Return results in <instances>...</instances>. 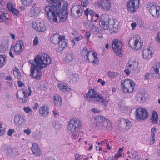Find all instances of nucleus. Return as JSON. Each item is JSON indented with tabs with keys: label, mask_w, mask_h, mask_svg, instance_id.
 <instances>
[{
	"label": "nucleus",
	"mask_w": 160,
	"mask_h": 160,
	"mask_svg": "<svg viewBox=\"0 0 160 160\" xmlns=\"http://www.w3.org/2000/svg\"><path fill=\"white\" fill-rule=\"evenodd\" d=\"M51 4L54 3L51 6L45 7V10L47 14V17L49 20L52 19L55 22H63L66 21L68 16V5L64 4L61 9V3L62 0H46Z\"/></svg>",
	"instance_id": "1"
},
{
	"label": "nucleus",
	"mask_w": 160,
	"mask_h": 160,
	"mask_svg": "<svg viewBox=\"0 0 160 160\" xmlns=\"http://www.w3.org/2000/svg\"><path fill=\"white\" fill-rule=\"evenodd\" d=\"M50 57L44 52H41L35 57L33 60H30V76L34 79L40 80L42 75L41 70L47 67L51 62Z\"/></svg>",
	"instance_id": "2"
},
{
	"label": "nucleus",
	"mask_w": 160,
	"mask_h": 160,
	"mask_svg": "<svg viewBox=\"0 0 160 160\" xmlns=\"http://www.w3.org/2000/svg\"><path fill=\"white\" fill-rule=\"evenodd\" d=\"M86 97L88 102H93L98 103H102L105 106H107L108 102V100H107L102 95L92 89L89 90L86 95Z\"/></svg>",
	"instance_id": "3"
},
{
	"label": "nucleus",
	"mask_w": 160,
	"mask_h": 160,
	"mask_svg": "<svg viewBox=\"0 0 160 160\" xmlns=\"http://www.w3.org/2000/svg\"><path fill=\"white\" fill-rule=\"evenodd\" d=\"M135 84L130 79H126L121 81L122 89L125 93L131 92L134 90Z\"/></svg>",
	"instance_id": "4"
},
{
	"label": "nucleus",
	"mask_w": 160,
	"mask_h": 160,
	"mask_svg": "<svg viewBox=\"0 0 160 160\" xmlns=\"http://www.w3.org/2000/svg\"><path fill=\"white\" fill-rule=\"evenodd\" d=\"M113 19H109L106 15L102 14L101 16V19L99 22V24L103 29L108 30L111 28V25L113 24Z\"/></svg>",
	"instance_id": "5"
},
{
	"label": "nucleus",
	"mask_w": 160,
	"mask_h": 160,
	"mask_svg": "<svg viewBox=\"0 0 160 160\" xmlns=\"http://www.w3.org/2000/svg\"><path fill=\"white\" fill-rule=\"evenodd\" d=\"M146 7L153 17L158 18L160 16L159 7L156 3L154 2L148 3L146 4Z\"/></svg>",
	"instance_id": "6"
},
{
	"label": "nucleus",
	"mask_w": 160,
	"mask_h": 160,
	"mask_svg": "<svg viewBox=\"0 0 160 160\" xmlns=\"http://www.w3.org/2000/svg\"><path fill=\"white\" fill-rule=\"evenodd\" d=\"M29 91L27 94V90L21 89L18 90L17 93V98L20 99V101L23 103L26 102L28 99V96H30L32 91L30 87L28 88Z\"/></svg>",
	"instance_id": "7"
},
{
	"label": "nucleus",
	"mask_w": 160,
	"mask_h": 160,
	"mask_svg": "<svg viewBox=\"0 0 160 160\" xmlns=\"http://www.w3.org/2000/svg\"><path fill=\"white\" fill-rule=\"evenodd\" d=\"M139 0H131L127 3V7L128 11L132 13L136 12L139 7Z\"/></svg>",
	"instance_id": "8"
},
{
	"label": "nucleus",
	"mask_w": 160,
	"mask_h": 160,
	"mask_svg": "<svg viewBox=\"0 0 160 160\" xmlns=\"http://www.w3.org/2000/svg\"><path fill=\"white\" fill-rule=\"evenodd\" d=\"M82 125L80 121H70L68 127V129L73 134L74 132H78Z\"/></svg>",
	"instance_id": "9"
},
{
	"label": "nucleus",
	"mask_w": 160,
	"mask_h": 160,
	"mask_svg": "<svg viewBox=\"0 0 160 160\" xmlns=\"http://www.w3.org/2000/svg\"><path fill=\"white\" fill-rule=\"evenodd\" d=\"M140 40L139 38H137L136 37H132L130 38L128 44L133 49L138 50L142 47L143 43Z\"/></svg>",
	"instance_id": "10"
},
{
	"label": "nucleus",
	"mask_w": 160,
	"mask_h": 160,
	"mask_svg": "<svg viewBox=\"0 0 160 160\" xmlns=\"http://www.w3.org/2000/svg\"><path fill=\"white\" fill-rule=\"evenodd\" d=\"M136 119L137 120H144L148 117V111L143 108H138L136 110Z\"/></svg>",
	"instance_id": "11"
},
{
	"label": "nucleus",
	"mask_w": 160,
	"mask_h": 160,
	"mask_svg": "<svg viewBox=\"0 0 160 160\" xmlns=\"http://www.w3.org/2000/svg\"><path fill=\"white\" fill-rule=\"evenodd\" d=\"M122 45L121 41L117 39L114 40L112 43V47L113 51L116 53L117 55L121 54Z\"/></svg>",
	"instance_id": "12"
},
{
	"label": "nucleus",
	"mask_w": 160,
	"mask_h": 160,
	"mask_svg": "<svg viewBox=\"0 0 160 160\" xmlns=\"http://www.w3.org/2000/svg\"><path fill=\"white\" fill-rule=\"evenodd\" d=\"M41 10L39 7L36 5V4L34 3L30 12V15L32 18L37 17L40 12Z\"/></svg>",
	"instance_id": "13"
},
{
	"label": "nucleus",
	"mask_w": 160,
	"mask_h": 160,
	"mask_svg": "<svg viewBox=\"0 0 160 160\" xmlns=\"http://www.w3.org/2000/svg\"><path fill=\"white\" fill-rule=\"evenodd\" d=\"M97 3L99 6L105 10H108L111 8V4L108 0H100L98 1Z\"/></svg>",
	"instance_id": "14"
},
{
	"label": "nucleus",
	"mask_w": 160,
	"mask_h": 160,
	"mask_svg": "<svg viewBox=\"0 0 160 160\" xmlns=\"http://www.w3.org/2000/svg\"><path fill=\"white\" fill-rule=\"evenodd\" d=\"M6 155L8 157H12L17 156L18 154V150L10 146H8L4 150Z\"/></svg>",
	"instance_id": "15"
},
{
	"label": "nucleus",
	"mask_w": 160,
	"mask_h": 160,
	"mask_svg": "<svg viewBox=\"0 0 160 160\" xmlns=\"http://www.w3.org/2000/svg\"><path fill=\"white\" fill-rule=\"evenodd\" d=\"M32 153L36 156H39L42 155V152L39 145L36 143L32 144L31 148Z\"/></svg>",
	"instance_id": "16"
},
{
	"label": "nucleus",
	"mask_w": 160,
	"mask_h": 160,
	"mask_svg": "<svg viewBox=\"0 0 160 160\" xmlns=\"http://www.w3.org/2000/svg\"><path fill=\"white\" fill-rule=\"evenodd\" d=\"M152 50V48H147L143 49L142 51L143 58L146 59L151 58L153 52Z\"/></svg>",
	"instance_id": "17"
},
{
	"label": "nucleus",
	"mask_w": 160,
	"mask_h": 160,
	"mask_svg": "<svg viewBox=\"0 0 160 160\" xmlns=\"http://www.w3.org/2000/svg\"><path fill=\"white\" fill-rule=\"evenodd\" d=\"M24 47L23 42L22 41H18L14 47V50L16 54H19L22 51Z\"/></svg>",
	"instance_id": "18"
},
{
	"label": "nucleus",
	"mask_w": 160,
	"mask_h": 160,
	"mask_svg": "<svg viewBox=\"0 0 160 160\" xmlns=\"http://www.w3.org/2000/svg\"><path fill=\"white\" fill-rule=\"evenodd\" d=\"M40 114L43 117L47 116L49 113V108L46 105L41 106L39 110Z\"/></svg>",
	"instance_id": "19"
},
{
	"label": "nucleus",
	"mask_w": 160,
	"mask_h": 160,
	"mask_svg": "<svg viewBox=\"0 0 160 160\" xmlns=\"http://www.w3.org/2000/svg\"><path fill=\"white\" fill-rule=\"evenodd\" d=\"M139 63L138 62L134 60H131L128 61L127 66L131 68L133 70H139V68L138 67Z\"/></svg>",
	"instance_id": "20"
},
{
	"label": "nucleus",
	"mask_w": 160,
	"mask_h": 160,
	"mask_svg": "<svg viewBox=\"0 0 160 160\" xmlns=\"http://www.w3.org/2000/svg\"><path fill=\"white\" fill-rule=\"evenodd\" d=\"M32 26L34 29H36L39 32H44L46 29V27L45 26L41 23L37 24L36 23H35L32 24Z\"/></svg>",
	"instance_id": "21"
},
{
	"label": "nucleus",
	"mask_w": 160,
	"mask_h": 160,
	"mask_svg": "<svg viewBox=\"0 0 160 160\" xmlns=\"http://www.w3.org/2000/svg\"><path fill=\"white\" fill-rule=\"evenodd\" d=\"M61 36L58 33H54L51 35L50 39L53 43L56 44H58L60 41Z\"/></svg>",
	"instance_id": "22"
},
{
	"label": "nucleus",
	"mask_w": 160,
	"mask_h": 160,
	"mask_svg": "<svg viewBox=\"0 0 160 160\" xmlns=\"http://www.w3.org/2000/svg\"><path fill=\"white\" fill-rule=\"evenodd\" d=\"M62 102V98L59 95L56 94L54 96V103L55 106L59 107Z\"/></svg>",
	"instance_id": "23"
},
{
	"label": "nucleus",
	"mask_w": 160,
	"mask_h": 160,
	"mask_svg": "<svg viewBox=\"0 0 160 160\" xmlns=\"http://www.w3.org/2000/svg\"><path fill=\"white\" fill-rule=\"evenodd\" d=\"M84 14L87 16V18L88 20L93 21V18L95 15V12L92 10H90L88 8L85 11Z\"/></svg>",
	"instance_id": "24"
},
{
	"label": "nucleus",
	"mask_w": 160,
	"mask_h": 160,
	"mask_svg": "<svg viewBox=\"0 0 160 160\" xmlns=\"http://www.w3.org/2000/svg\"><path fill=\"white\" fill-rule=\"evenodd\" d=\"M74 58L73 53L71 52H69L66 54L64 60L66 62H69L72 61Z\"/></svg>",
	"instance_id": "25"
},
{
	"label": "nucleus",
	"mask_w": 160,
	"mask_h": 160,
	"mask_svg": "<svg viewBox=\"0 0 160 160\" xmlns=\"http://www.w3.org/2000/svg\"><path fill=\"white\" fill-rule=\"evenodd\" d=\"M65 41L64 36H62L61 38L60 39V41H59V42L58 44L59 48H61L62 50H63L67 46V43Z\"/></svg>",
	"instance_id": "26"
},
{
	"label": "nucleus",
	"mask_w": 160,
	"mask_h": 160,
	"mask_svg": "<svg viewBox=\"0 0 160 160\" xmlns=\"http://www.w3.org/2000/svg\"><path fill=\"white\" fill-rule=\"evenodd\" d=\"M58 87L59 89L63 92L69 91L71 90V88L68 86L62 83H59L58 84Z\"/></svg>",
	"instance_id": "27"
},
{
	"label": "nucleus",
	"mask_w": 160,
	"mask_h": 160,
	"mask_svg": "<svg viewBox=\"0 0 160 160\" xmlns=\"http://www.w3.org/2000/svg\"><path fill=\"white\" fill-rule=\"evenodd\" d=\"M113 24L111 25L112 27H111V28H110V29H113L114 32H117L120 28L119 22L116 20H114V19H113Z\"/></svg>",
	"instance_id": "28"
},
{
	"label": "nucleus",
	"mask_w": 160,
	"mask_h": 160,
	"mask_svg": "<svg viewBox=\"0 0 160 160\" xmlns=\"http://www.w3.org/2000/svg\"><path fill=\"white\" fill-rule=\"evenodd\" d=\"M153 69L155 74H158L160 77V63L156 62L153 67Z\"/></svg>",
	"instance_id": "29"
},
{
	"label": "nucleus",
	"mask_w": 160,
	"mask_h": 160,
	"mask_svg": "<svg viewBox=\"0 0 160 160\" xmlns=\"http://www.w3.org/2000/svg\"><path fill=\"white\" fill-rule=\"evenodd\" d=\"M156 128H153L151 130V137L150 138V144H153L155 141V132H156Z\"/></svg>",
	"instance_id": "30"
},
{
	"label": "nucleus",
	"mask_w": 160,
	"mask_h": 160,
	"mask_svg": "<svg viewBox=\"0 0 160 160\" xmlns=\"http://www.w3.org/2000/svg\"><path fill=\"white\" fill-rule=\"evenodd\" d=\"M21 4L24 6H31L33 2V0H20Z\"/></svg>",
	"instance_id": "31"
},
{
	"label": "nucleus",
	"mask_w": 160,
	"mask_h": 160,
	"mask_svg": "<svg viewBox=\"0 0 160 160\" xmlns=\"http://www.w3.org/2000/svg\"><path fill=\"white\" fill-rule=\"evenodd\" d=\"M13 73L15 77L18 79H21V75L18 69L14 68L13 69Z\"/></svg>",
	"instance_id": "32"
},
{
	"label": "nucleus",
	"mask_w": 160,
	"mask_h": 160,
	"mask_svg": "<svg viewBox=\"0 0 160 160\" xmlns=\"http://www.w3.org/2000/svg\"><path fill=\"white\" fill-rule=\"evenodd\" d=\"M131 154L134 160H139L140 159V157L138 152L135 150H133L131 152Z\"/></svg>",
	"instance_id": "33"
},
{
	"label": "nucleus",
	"mask_w": 160,
	"mask_h": 160,
	"mask_svg": "<svg viewBox=\"0 0 160 160\" xmlns=\"http://www.w3.org/2000/svg\"><path fill=\"white\" fill-rule=\"evenodd\" d=\"M9 46L8 43L7 42L5 45H1L0 46V52L3 53L5 52L8 48Z\"/></svg>",
	"instance_id": "34"
},
{
	"label": "nucleus",
	"mask_w": 160,
	"mask_h": 160,
	"mask_svg": "<svg viewBox=\"0 0 160 160\" xmlns=\"http://www.w3.org/2000/svg\"><path fill=\"white\" fill-rule=\"evenodd\" d=\"M108 74L109 77L113 78H114L117 77L119 75V73L118 72L109 71L108 72Z\"/></svg>",
	"instance_id": "35"
},
{
	"label": "nucleus",
	"mask_w": 160,
	"mask_h": 160,
	"mask_svg": "<svg viewBox=\"0 0 160 160\" xmlns=\"http://www.w3.org/2000/svg\"><path fill=\"white\" fill-rule=\"evenodd\" d=\"M6 57L3 55H0V68H2L5 63V59Z\"/></svg>",
	"instance_id": "36"
},
{
	"label": "nucleus",
	"mask_w": 160,
	"mask_h": 160,
	"mask_svg": "<svg viewBox=\"0 0 160 160\" xmlns=\"http://www.w3.org/2000/svg\"><path fill=\"white\" fill-rule=\"evenodd\" d=\"M136 99L138 101L141 102H144L146 100V98L142 96L140 93L138 94L136 97Z\"/></svg>",
	"instance_id": "37"
},
{
	"label": "nucleus",
	"mask_w": 160,
	"mask_h": 160,
	"mask_svg": "<svg viewBox=\"0 0 160 160\" xmlns=\"http://www.w3.org/2000/svg\"><path fill=\"white\" fill-rule=\"evenodd\" d=\"M68 78L73 80L77 81L78 78V75L77 74L73 73L68 76Z\"/></svg>",
	"instance_id": "38"
},
{
	"label": "nucleus",
	"mask_w": 160,
	"mask_h": 160,
	"mask_svg": "<svg viewBox=\"0 0 160 160\" xmlns=\"http://www.w3.org/2000/svg\"><path fill=\"white\" fill-rule=\"evenodd\" d=\"M25 119V116L22 114L17 115L14 118V120H24Z\"/></svg>",
	"instance_id": "39"
},
{
	"label": "nucleus",
	"mask_w": 160,
	"mask_h": 160,
	"mask_svg": "<svg viewBox=\"0 0 160 160\" xmlns=\"http://www.w3.org/2000/svg\"><path fill=\"white\" fill-rule=\"evenodd\" d=\"M158 115L157 113L155 111H153L151 118V120H158Z\"/></svg>",
	"instance_id": "40"
},
{
	"label": "nucleus",
	"mask_w": 160,
	"mask_h": 160,
	"mask_svg": "<svg viewBox=\"0 0 160 160\" xmlns=\"http://www.w3.org/2000/svg\"><path fill=\"white\" fill-rule=\"evenodd\" d=\"M8 8L11 12L14 8L13 4L11 2L8 3L7 4Z\"/></svg>",
	"instance_id": "41"
},
{
	"label": "nucleus",
	"mask_w": 160,
	"mask_h": 160,
	"mask_svg": "<svg viewBox=\"0 0 160 160\" xmlns=\"http://www.w3.org/2000/svg\"><path fill=\"white\" fill-rule=\"evenodd\" d=\"M2 124L0 122V137L3 136L5 133V130L4 128H2Z\"/></svg>",
	"instance_id": "42"
},
{
	"label": "nucleus",
	"mask_w": 160,
	"mask_h": 160,
	"mask_svg": "<svg viewBox=\"0 0 160 160\" xmlns=\"http://www.w3.org/2000/svg\"><path fill=\"white\" fill-rule=\"evenodd\" d=\"M88 28L89 31H92L96 28V27L93 22H90L88 25Z\"/></svg>",
	"instance_id": "43"
},
{
	"label": "nucleus",
	"mask_w": 160,
	"mask_h": 160,
	"mask_svg": "<svg viewBox=\"0 0 160 160\" xmlns=\"http://www.w3.org/2000/svg\"><path fill=\"white\" fill-rule=\"evenodd\" d=\"M126 126L125 127V129L126 130H128L130 129L131 127V123L130 121H126Z\"/></svg>",
	"instance_id": "44"
},
{
	"label": "nucleus",
	"mask_w": 160,
	"mask_h": 160,
	"mask_svg": "<svg viewBox=\"0 0 160 160\" xmlns=\"http://www.w3.org/2000/svg\"><path fill=\"white\" fill-rule=\"evenodd\" d=\"M123 150V149L122 148H119L118 153H116L115 156V157L118 158L121 156L122 154H121V152Z\"/></svg>",
	"instance_id": "45"
},
{
	"label": "nucleus",
	"mask_w": 160,
	"mask_h": 160,
	"mask_svg": "<svg viewBox=\"0 0 160 160\" xmlns=\"http://www.w3.org/2000/svg\"><path fill=\"white\" fill-rule=\"evenodd\" d=\"M78 9L76 11V13L79 16H81L83 12V11L81 8H78Z\"/></svg>",
	"instance_id": "46"
},
{
	"label": "nucleus",
	"mask_w": 160,
	"mask_h": 160,
	"mask_svg": "<svg viewBox=\"0 0 160 160\" xmlns=\"http://www.w3.org/2000/svg\"><path fill=\"white\" fill-rule=\"evenodd\" d=\"M14 132V129H9L8 130L7 134L8 136H11Z\"/></svg>",
	"instance_id": "47"
},
{
	"label": "nucleus",
	"mask_w": 160,
	"mask_h": 160,
	"mask_svg": "<svg viewBox=\"0 0 160 160\" xmlns=\"http://www.w3.org/2000/svg\"><path fill=\"white\" fill-rule=\"evenodd\" d=\"M92 51H88L85 54V56H83L85 58H86L88 60V61L89 62H90V61L89 60V58H88V57L89 56V54H91L92 53Z\"/></svg>",
	"instance_id": "48"
},
{
	"label": "nucleus",
	"mask_w": 160,
	"mask_h": 160,
	"mask_svg": "<svg viewBox=\"0 0 160 160\" xmlns=\"http://www.w3.org/2000/svg\"><path fill=\"white\" fill-rule=\"evenodd\" d=\"M38 39L37 36H35L33 41V44L34 45H37L38 43Z\"/></svg>",
	"instance_id": "49"
},
{
	"label": "nucleus",
	"mask_w": 160,
	"mask_h": 160,
	"mask_svg": "<svg viewBox=\"0 0 160 160\" xmlns=\"http://www.w3.org/2000/svg\"><path fill=\"white\" fill-rule=\"evenodd\" d=\"M91 62L95 66L97 65L99 62L98 59V58H94V59L92 62Z\"/></svg>",
	"instance_id": "50"
},
{
	"label": "nucleus",
	"mask_w": 160,
	"mask_h": 160,
	"mask_svg": "<svg viewBox=\"0 0 160 160\" xmlns=\"http://www.w3.org/2000/svg\"><path fill=\"white\" fill-rule=\"evenodd\" d=\"M23 110L24 111L27 113H28L30 112H31L32 110L29 107H25Z\"/></svg>",
	"instance_id": "51"
},
{
	"label": "nucleus",
	"mask_w": 160,
	"mask_h": 160,
	"mask_svg": "<svg viewBox=\"0 0 160 160\" xmlns=\"http://www.w3.org/2000/svg\"><path fill=\"white\" fill-rule=\"evenodd\" d=\"M138 25L140 27H143L144 24V22L142 20H139L137 22Z\"/></svg>",
	"instance_id": "52"
},
{
	"label": "nucleus",
	"mask_w": 160,
	"mask_h": 160,
	"mask_svg": "<svg viewBox=\"0 0 160 160\" xmlns=\"http://www.w3.org/2000/svg\"><path fill=\"white\" fill-rule=\"evenodd\" d=\"M91 111L95 113H98L100 112V111L99 110L94 108H92L91 109Z\"/></svg>",
	"instance_id": "53"
},
{
	"label": "nucleus",
	"mask_w": 160,
	"mask_h": 160,
	"mask_svg": "<svg viewBox=\"0 0 160 160\" xmlns=\"http://www.w3.org/2000/svg\"><path fill=\"white\" fill-rule=\"evenodd\" d=\"M88 51V50L87 48H83V49L82 52V56H85V54H86Z\"/></svg>",
	"instance_id": "54"
},
{
	"label": "nucleus",
	"mask_w": 160,
	"mask_h": 160,
	"mask_svg": "<svg viewBox=\"0 0 160 160\" xmlns=\"http://www.w3.org/2000/svg\"><path fill=\"white\" fill-rule=\"evenodd\" d=\"M11 12H12V13L16 15H18L19 13L18 11L14 8L11 11Z\"/></svg>",
	"instance_id": "55"
},
{
	"label": "nucleus",
	"mask_w": 160,
	"mask_h": 160,
	"mask_svg": "<svg viewBox=\"0 0 160 160\" xmlns=\"http://www.w3.org/2000/svg\"><path fill=\"white\" fill-rule=\"evenodd\" d=\"M24 132L25 133L27 134L28 135H29L31 133V130L28 129H25L24 130Z\"/></svg>",
	"instance_id": "56"
},
{
	"label": "nucleus",
	"mask_w": 160,
	"mask_h": 160,
	"mask_svg": "<svg viewBox=\"0 0 160 160\" xmlns=\"http://www.w3.org/2000/svg\"><path fill=\"white\" fill-rule=\"evenodd\" d=\"M18 86L19 87H22L24 84L22 82L20 81H18Z\"/></svg>",
	"instance_id": "57"
},
{
	"label": "nucleus",
	"mask_w": 160,
	"mask_h": 160,
	"mask_svg": "<svg viewBox=\"0 0 160 160\" xmlns=\"http://www.w3.org/2000/svg\"><path fill=\"white\" fill-rule=\"evenodd\" d=\"M90 36H91V34L89 32H87L86 33L85 37L87 39H89Z\"/></svg>",
	"instance_id": "58"
},
{
	"label": "nucleus",
	"mask_w": 160,
	"mask_h": 160,
	"mask_svg": "<svg viewBox=\"0 0 160 160\" xmlns=\"http://www.w3.org/2000/svg\"><path fill=\"white\" fill-rule=\"evenodd\" d=\"M159 33H158L157 34V37L156 39L158 41V42L160 43V37H159Z\"/></svg>",
	"instance_id": "59"
},
{
	"label": "nucleus",
	"mask_w": 160,
	"mask_h": 160,
	"mask_svg": "<svg viewBox=\"0 0 160 160\" xmlns=\"http://www.w3.org/2000/svg\"><path fill=\"white\" fill-rule=\"evenodd\" d=\"M91 54H92L94 58H98V57H97V54L96 52H92V53H91Z\"/></svg>",
	"instance_id": "60"
},
{
	"label": "nucleus",
	"mask_w": 160,
	"mask_h": 160,
	"mask_svg": "<svg viewBox=\"0 0 160 160\" xmlns=\"http://www.w3.org/2000/svg\"><path fill=\"white\" fill-rule=\"evenodd\" d=\"M39 107V105L38 103H35V106L33 107V109L34 110H36L37 109V108H38Z\"/></svg>",
	"instance_id": "61"
},
{
	"label": "nucleus",
	"mask_w": 160,
	"mask_h": 160,
	"mask_svg": "<svg viewBox=\"0 0 160 160\" xmlns=\"http://www.w3.org/2000/svg\"><path fill=\"white\" fill-rule=\"evenodd\" d=\"M5 79L10 81L12 80V78L10 76H7L5 78Z\"/></svg>",
	"instance_id": "62"
},
{
	"label": "nucleus",
	"mask_w": 160,
	"mask_h": 160,
	"mask_svg": "<svg viewBox=\"0 0 160 160\" xmlns=\"http://www.w3.org/2000/svg\"><path fill=\"white\" fill-rule=\"evenodd\" d=\"M136 24L135 23H133L131 24V26H132V30H134V28L136 27Z\"/></svg>",
	"instance_id": "63"
},
{
	"label": "nucleus",
	"mask_w": 160,
	"mask_h": 160,
	"mask_svg": "<svg viewBox=\"0 0 160 160\" xmlns=\"http://www.w3.org/2000/svg\"><path fill=\"white\" fill-rule=\"evenodd\" d=\"M46 160H56L53 157H48Z\"/></svg>",
	"instance_id": "64"
}]
</instances>
